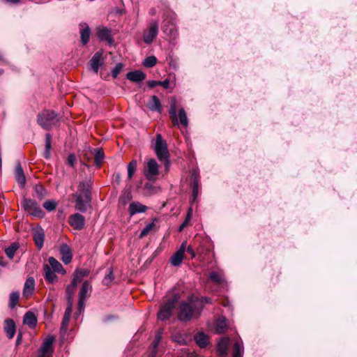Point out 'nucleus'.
Masks as SVG:
<instances>
[{"instance_id": "obj_1", "label": "nucleus", "mask_w": 357, "mask_h": 357, "mask_svg": "<svg viewBox=\"0 0 357 357\" xmlns=\"http://www.w3.org/2000/svg\"><path fill=\"white\" fill-rule=\"evenodd\" d=\"M202 307L198 306L192 298L182 301L178 307L177 317L182 322H187L199 316Z\"/></svg>"}, {"instance_id": "obj_2", "label": "nucleus", "mask_w": 357, "mask_h": 357, "mask_svg": "<svg viewBox=\"0 0 357 357\" xmlns=\"http://www.w3.org/2000/svg\"><path fill=\"white\" fill-rule=\"evenodd\" d=\"M162 23V31L167 36L176 37L177 34L176 24V14L172 11H166L163 14Z\"/></svg>"}, {"instance_id": "obj_3", "label": "nucleus", "mask_w": 357, "mask_h": 357, "mask_svg": "<svg viewBox=\"0 0 357 357\" xmlns=\"http://www.w3.org/2000/svg\"><path fill=\"white\" fill-rule=\"evenodd\" d=\"M38 123L45 130H50L58 124L59 119L54 111L45 110L38 114Z\"/></svg>"}, {"instance_id": "obj_4", "label": "nucleus", "mask_w": 357, "mask_h": 357, "mask_svg": "<svg viewBox=\"0 0 357 357\" xmlns=\"http://www.w3.org/2000/svg\"><path fill=\"white\" fill-rule=\"evenodd\" d=\"M170 118L174 126H178L180 123L183 127L186 128L188 126V119L187 114L183 108L178 110V115L176 114V99L172 98L171 99L170 108L169 110Z\"/></svg>"}, {"instance_id": "obj_5", "label": "nucleus", "mask_w": 357, "mask_h": 357, "mask_svg": "<svg viewBox=\"0 0 357 357\" xmlns=\"http://www.w3.org/2000/svg\"><path fill=\"white\" fill-rule=\"evenodd\" d=\"M154 149L158 158L160 161H164L165 166L167 167L169 165V154L167 149V144L166 142L162 139L160 134H157L156 135Z\"/></svg>"}, {"instance_id": "obj_6", "label": "nucleus", "mask_w": 357, "mask_h": 357, "mask_svg": "<svg viewBox=\"0 0 357 357\" xmlns=\"http://www.w3.org/2000/svg\"><path fill=\"white\" fill-rule=\"evenodd\" d=\"M178 299L179 295L178 294H174L171 298L168 299L167 302L160 307V311L158 313V318L161 321L169 319Z\"/></svg>"}, {"instance_id": "obj_7", "label": "nucleus", "mask_w": 357, "mask_h": 357, "mask_svg": "<svg viewBox=\"0 0 357 357\" xmlns=\"http://www.w3.org/2000/svg\"><path fill=\"white\" fill-rule=\"evenodd\" d=\"M22 206L31 215L36 218H43L45 215L44 211L40 208L38 204L31 199L24 198L22 201Z\"/></svg>"}, {"instance_id": "obj_8", "label": "nucleus", "mask_w": 357, "mask_h": 357, "mask_svg": "<svg viewBox=\"0 0 357 357\" xmlns=\"http://www.w3.org/2000/svg\"><path fill=\"white\" fill-rule=\"evenodd\" d=\"M91 291V283L87 280L84 281L79 292L78 310L79 313L84 312L86 299L90 296Z\"/></svg>"}, {"instance_id": "obj_9", "label": "nucleus", "mask_w": 357, "mask_h": 357, "mask_svg": "<svg viewBox=\"0 0 357 357\" xmlns=\"http://www.w3.org/2000/svg\"><path fill=\"white\" fill-rule=\"evenodd\" d=\"M159 174V165L153 158L148 160L144 167V174L146 179L155 181Z\"/></svg>"}, {"instance_id": "obj_10", "label": "nucleus", "mask_w": 357, "mask_h": 357, "mask_svg": "<svg viewBox=\"0 0 357 357\" xmlns=\"http://www.w3.org/2000/svg\"><path fill=\"white\" fill-rule=\"evenodd\" d=\"M54 336L47 337L42 343L38 351V357H52L54 353Z\"/></svg>"}, {"instance_id": "obj_11", "label": "nucleus", "mask_w": 357, "mask_h": 357, "mask_svg": "<svg viewBox=\"0 0 357 357\" xmlns=\"http://www.w3.org/2000/svg\"><path fill=\"white\" fill-rule=\"evenodd\" d=\"M75 209L84 213L89 208L91 207V195H82L80 194H75Z\"/></svg>"}, {"instance_id": "obj_12", "label": "nucleus", "mask_w": 357, "mask_h": 357, "mask_svg": "<svg viewBox=\"0 0 357 357\" xmlns=\"http://www.w3.org/2000/svg\"><path fill=\"white\" fill-rule=\"evenodd\" d=\"M158 33V22L153 21L151 22L148 29L144 31L143 39L144 42L150 45L152 43L153 40L156 38Z\"/></svg>"}, {"instance_id": "obj_13", "label": "nucleus", "mask_w": 357, "mask_h": 357, "mask_svg": "<svg viewBox=\"0 0 357 357\" xmlns=\"http://www.w3.org/2000/svg\"><path fill=\"white\" fill-rule=\"evenodd\" d=\"M200 188L199 174L197 169L191 172V188L192 191V202H195L199 195Z\"/></svg>"}, {"instance_id": "obj_14", "label": "nucleus", "mask_w": 357, "mask_h": 357, "mask_svg": "<svg viewBox=\"0 0 357 357\" xmlns=\"http://www.w3.org/2000/svg\"><path fill=\"white\" fill-rule=\"evenodd\" d=\"M68 222L74 229L81 230L84 227L85 218L79 213H75L69 217Z\"/></svg>"}, {"instance_id": "obj_15", "label": "nucleus", "mask_w": 357, "mask_h": 357, "mask_svg": "<svg viewBox=\"0 0 357 357\" xmlns=\"http://www.w3.org/2000/svg\"><path fill=\"white\" fill-rule=\"evenodd\" d=\"M72 310H73V301H68V306L66 309V311H65V313H64V315L63 317V320L61 322V329H60L61 333H65L67 331L68 325V323H69V321H70V319L71 317V314H72Z\"/></svg>"}, {"instance_id": "obj_16", "label": "nucleus", "mask_w": 357, "mask_h": 357, "mask_svg": "<svg viewBox=\"0 0 357 357\" xmlns=\"http://www.w3.org/2000/svg\"><path fill=\"white\" fill-rule=\"evenodd\" d=\"M79 26L81 43L83 45H85L90 40L91 29L86 22H81Z\"/></svg>"}, {"instance_id": "obj_17", "label": "nucleus", "mask_w": 357, "mask_h": 357, "mask_svg": "<svg viewBox=\"0 0 357 357\" xmlns=\"http://www.w3.org/2000/svg\"><path fill=\"white\" fill-rule=\"evenodd\" d=\"M3 330L8 339H13L16 332L15 321L11 319H6L4 321Z\"/></svg>"}, {"instance_id": "obj_18", "label": "nucleus", "mask_w": 357, "mask_h": 357, "mask_svg": "<svg viewBox=\"0 0 357 357\" xmlns=\"http://www.w3.org/2000/svg\"><path fill=\"white\" fill-rule=\"evenodd\" d=\"M59 252L61 255V260L65 264L70 263L73 258L72 250L67 244L61 245Z\"/></svg>"}, {"instance_id": "obj_19", "label": "nucleus", "mask_w": 357, "mask_h": 357, "mask_svg": "<svg viewBox=\"0 0 357 357\" xmlns=\"http://www.w3.org/2000/svg\"><path fill=\"white\" fill-rule=\"evenodd\" d=\"M102 63V54L100 52H96L89 61L91 70L96 73H98L99 68Z\"/></svg>"}, {"instance_id": "obj_20", "label": "nucleus", "mask_w": 357, "mask_h": 357, "mask_svg": "<svg viewBox=\"0 0 357 357\" xmlns=\"http://www.w3.org/2000/svg\"><path fill=\"white\" fill-rule=\"evenodd\" d=\"M230 344V339L222 337L218 343L217 352L220 357H226L227 351Z\"/></svg>"}, {"instance_id": "obj_21", "label": "nucleus", "mask_w": 357, "mask_h": 357, "mask_svg": "<svg viewBox=\"0 0 357 357\" xmlns=\"http://www.w3.org/2000/svg\"><path fill=\"white\" fill-rule=\"evenodd\" d=\"M147 210V207L139 202H132L129 205V214L132 216L137 213H144Z\"/></svg>"}, {"instance_id": "obj_22", "label": "nucleus", "mask_w": 357, "mask_h": 357, "mask_svg": "<svg viewBox=\"0 0 357 357\" xmlns=\"http://www.w3.org/2000/svg\"><path fill=\"white\" fill-rule=\"evenodd\" d=\"M45 234L44 231L41 227L36 228L34 229L33 233V238L36 245L38 249H41L44 243Z\"/></svg>"}, {"instance_id": "obj_23", "label": "nucleus", "mask_w": 357, "mask_h": 357, "mask_svg": "<svg viewBox=\"0 0 357 357\" xmlns=\"http://www.w3.org/2000/svg\"><path fill=\"white\" fill-rule=\"evenodd\" d=\"M92 188V183L91 180H85L79 183L78 185V192L82 195H91V190Z\"/></svg>"}, {"instance_id": "obj_24", "label": "nucleus", "mask_w": 357, "mask_h": 357, "mask_svg": "<svg viewBox=\"0 0 357 357\" xmlns=\"http://www.w3.org/2000/svg\"><path fill=\"white\" fill-rule=\"evenodd\" d=\"M35 288V280L32 277H29L26 279L24 289H23V295L25 297H29L31 296L33 293Z\"/></svg>"}, {"instance_id": "obj_25", "label": "nucleus", "mask_w": 357, "mask_h": 357, "mask_svg": "<svg viewBox=\"0 0 357 357\" xmlns=\"http://www.w3.org/2000/svg\"><path fill=\"white\" fill-rule=\"evenodd\" d=\"M126 77L132 82H140L145 79L146 74L141 70H135L127 73Z\"/></svg>"}, {"instance_id": "obj_26", "label": "nucleus", "mask_w": 357, "mask_h": 357, "mask_svg": "<svg viewBox=\"0 0 357 357\" xmlns=\"http://www.w3.org/2000/svg\"><path fill=\"white\" fill-rule=\"evenodd\" d=\"M147 107L151 111H156L159 113L162 112V106L160 100L156 96L151 97L147 103Z\"/></svg>"}, {"instance_id": "obj_27", "label": "nucleus", "mask_w": 357, "mask_h": 357, "mask_svg": "<svg viewBox=\"0 0 357 357\" xmlns=\"http://www.w3.org/2000/svg\"><path fill=\"white\" fill-rule=\"evenodd\" d=\"M43 270L45 278L48 282L53 284L57 280V276L54 273L55 271H52L49 265H44Z\"/></svg>"}, {"instance_id": "obj_28", "label": "nucleus", "mask_w": 357, "mask_h": 357, "mask_svg": "<svg viewBox=\"0 0 357 357\" xmlns=\"http://www.w3.org/2000/svg\"><path fill=\"white\" fill-rule=\"evenodd\" d=\"M89 274V271L87 269H77L73 275V285H77L84 277H86Z\"/></svg>"}, {"instance_id": "obj_29", "label": "nucleus", "mask_w": 357, "mask_h": 357, "mask_svg": "<svg viewBox=\"0 0 357 357\" xmlns=\"http://www.w3.org/2000/svg\"><path fill=\"white\" fill-rule=\"evenodd\" d=\"M244 347L241 340H236L232 348V357H243Z\"/></svg>"}, {"instance_id": "obj_30", "label": "nucleus", "mask_w": 357, "mask_h": 357, "mask_svg": "<svg viewBox=\"0 0 357 357\" xmlns=\"http://www.w3.org/2000/svg\"><path fill=\"white\" fill-rule=\"evenodd\" d=\"M15 178L20 186L24 188L26 183V178L20 163L16 167Z\"/></svg>"}, {"instance_id": "obj_31", "label": "nucleus", "mask_w": 357, "mask_h": 357, "mask_svg": "<svg viewBox=\"0 0 357 357\" xmlns=\"http://www.w3.org/2000/svg\"><path fill=\"white\" fill-rule=\"evenodd\" d=\"M91 153L94 155V163L97 167L100 166L102 164L105 154L103 151L101 149H93L91 151Z\"/></svg>"}, {"instance_id": "obj_32", "label": "nucleus", "mask_w": 357, "mask_h": 357, "mask_svg": "<svg viewBox=\"0 0 357 357\" xmlns=\"http://www.w3.org/2000/svg\"><path fill=\"white\" fill-rule=\"evenodd\" d=\"M23 322L29 328H33L37 324V319L33 312H27L24 316Z\"/></svg>"}, {"instance_id": "obj_33", "label": "nucleus", "mask_w": 357, "mask_h": 357, "mask_svg": "<svg viewBox=\"0 0 357 357\" xmlns=\"http://www.w3.org/2000/svg\"><path fill=\"white\" fill-rule=\"evenodd\" d=\"M50 267L54 271L61 273L62 274L66 273L65 269L63 268L62 265L60 262H59L55 258L53 257H50L48 259Z\"/></svg>"}, {"instance_id": "obj_34", "label": "nucleus", "mask_w": 357, "mask_h": 357, "mask_svg": "<svg viewBox=\"0 0 357 357\" xmlns=\"http://www.w3.org/2000/svg\"><path fill=\"white\" fill-rule=\"evenodd\" d=\"M97 36L101 40L112 41L110 36V30L106 27H100L98 29Z\"/></svg>"}, {"instance_id": "obj_35", "label": "nucleus", "mask_w": 357, "mask_h": 357, "mask_svg": "<svg viewBox=\"0 0 357 357\" xmlns=\"http://www.w3.org/2000/svg\"><path fill=\"white\" fill-rule=\"evenodd\" d=\"M208 277L211 280L220 285H223L225 282V278L221 273L211 272Z\"/></svg>"}, {"instance_id": "obj_36", "label": "nucleus", "mask_w": 357, "mask_h": 357, "mask_svg": "<svg viewBox=\"0 0 357 357\" xmlns=\"http://www.w3.org/2000/svg\"><path fill=\"white\" fill-rule=\"evenodd\" d=\"M227 328V320L224 317L219 318L216 321L215 331L221 334L223 333Z\"/></svg>"}, {"instance_id": "obj_37", "label": "nucleus", "mask_w": 357, "mask_h": 357, "mask_svg": "<svg viewBox=\"0 0 357 357\" xmlns=\"http://www.w3.org/2000/svg\"><path fill=\"white\" fill-rule=\"evenodd\" d=\"M196 343L202 348L205 347L208 342V336L203 333H198L195 335Z\"/></svg>"}, {"instance_id": "obj_38", "label": "nucleus", "mask_w": 357, "mask_h": 357, "mask_svg": "<svg viewBox=\"0 0 357 357\" xmlns=\"http://www.w3.org/2000/svg\"><path fill=\"white\" fill-rule=\"evenodd\" d=\"M18 248L19 244L17 243H13L9 247L5 249V253L10 259H13Z\"/></svg>"}, {"instance_id": "obj_39", "label": "nucleus", "mask_w": 357, "mask_h": 357, "mask_svg": "<svg viewBox=\"0 0 357 357\" xmlns=\"http://www.w3.org/2000/svg\"><path fill=\"white\" fill-rule=\"evenodd\" d=\"M51 147H52L51 135L49 133H47L45 135V151H44V153H43L44 157L47 159L50 157Z\"/></svg>"}, {"instance_id": "obj_40", "label": "nucleus", "mask_w": 357, "mask_h": 357, "mask_svg": "<svg viewBox=\"0 0 357 357\" xmlns=\"http://www.w3.org/2000/svg\"><path fill=\"white\" fill-rule=\"evenodd\" d=\"M183 259V256L176 252L170 258V262L174 266H179Z\"/></svg>"}, {"instance_id": "obj_41", "label": "nucleus", "mask_w": 357, "mask_h": 357, "mask_svg": "<svg viewBox=\"0 0 357 357\" xmlns=\"http://www.w3.org/2000/svg\"><path fill=\"white\" fill-rule=\"evenodd\" d=\"M137 166V162L136 160H132L128 165V179H131L136 171Z\"/></svg>"}, {"instance_id": "obj_42", "label": "nucleus", "mask_w": 357, "mask_h": 357, "mask_svg": "<svg viewBox=\"0 0 357 357\" xmlns=\"http://www.w3.org/2000/svg\"><path fill=\"white\" fill-rule=\"evenodd\" d=\"M156 63H157L156 57L154 56H150L146 57L142 63H143L144 66H145L146 68H152L156 64Z\"/></svg>"}, {"instance_id": "obj_43", "label": "nucleus", "mask_w": 357, "mask_h": 357, "mask_svg": "<svg viewBox=\"0 0 357 357\" xmlns=\"http://www.w3.org/2000/svg\"><path fill=\"white\" fill-rule=\"evenodd\" d=\"M20 298V294L19 292L15 291L12 292L10 294V301H9V306L11 308H14L15 305H17L18 300Z\"/></svg>"}, {"instance_id": "obj_44", "label": "nucleus", "mask_w": 357, "mask_h": 357, "mask_svg": "<svg viewBox=\"0 0 357 357\" xmlns=\"http://www.w3.org/2000/svg\"><path fill=\"white\" fill-rule=\"evenodd\" d=\"M161 340V335L160 333H157L155 335V339L153 342L151 344L152 346V351H151V356L152 357H155L156 356V349L158 346V344Z\"/></svg>"}, {"instance_id": "obj_45", "label": "nucleus", "mask_w": 357, "mask_h": 357, "mask_svg": "<svg viewBox=\"0 0 357 357\" xmlns=\"http://www.w3.org/2000/svg\"><path fill=\"white\" fill-rule=\"evenodd\" d=\"M161 340V335L160 333H157L155 335V339L153 342L151 344L152 346V351H151V356L152 357H155L156 356V349L158 346V344Z\"/></svg>"}, {"instance_id": "obj_46", "label": "nucleus", "mask_w": 357, "mask_h": 357, "mask_svg": "<svg viewBox=\"0 0 357 357\" xmlns=\"http://www.w3.org/2000/svg\"><path fill=\"white\" fill-rule=\"evenodd\" d=\"M132 199V193L129 191H125V192H123V195L120 197L119 202L123 205H126Z\"/></svg>"}, {"instance_id": "obj_47", "label": "nucleus", "mask_w": 357, "mask_h": 357, "mask_svg": "<svg viewBox=\"0 0 357 357\" xmlns=\"http://www.w3.org/2000/svg\"><path fill=\"white\" fill-rule=\"evenodd\" d=\"M35 192H36V197L40 199L44 198L46 195V190L42 185H36L35 186Z\"/></svg>"}, {"instance_id": "obj_48", "label": "nucleus", "mask_w": 357, "mask_h": 357, "mask_svg": "<svg viewBox=\"0 0 357 357\" xmlns=\"http://www.w3.org/2000/svg\"><path fill=\"white\" fill-rule=\"evenodd\" d=\"M154 222H151L145 226V227L141 231L139 238L146 236L154 228Z\"/></svg>"}, {"instance_id": "obj_49", "label": "nucleus", "mask_w": 357, "mask_h": 357, "mask_svg": "<svg viewBox=\"0 0 357 357\" xmlns=\"http://www.w3.org/2000/svg\"><path fill=\"white\" fill-rule=\"evenodd\" d=\"M43 207L48 211H54L56 207V203L53 200H47L43 203Z\"/></svg>"}, {"instance_id": "obj_50", "label": "nucleus", "mask_w": 357, "mask_h": 357, "mask_svg": "<svg viewBox=\"0 0 357 357\" xmlns=\"http://www.w3.org/2000/svg\"><path fill=\"white\" fill-rule=\"evenodd\" d=\"M114 277L112 270H109L108 274H107L102 280V284L105 286H109L113 281Z\"/></svg>"}, {"instance_id": "obj_51", "label": "nucleus", "mask_w": 357, "mask_h": 357, "mask_svg": "<svg viewBox=\"0 0 357 357\" xmlns=\"http://www.w3.org/2000/svg\"><path fill=\"white\" fill-rule=\"evenodd\" d=\"M76 287H77V285H73V282H71L70 284H69L67 287V288H66V294H67L68 301H72V298H73V294H74V291H75V289Z\"/></svg>"}, {"instance_id": "obj_52", "label": "nucleus", "mask_w": 357, "mask_h": 357, "mask_svg": "<svg viewBox=\"0 0 357 357\" xmlns=\"http://www.w3.org/2000/svg\"><path fill=\"white\" fill-rule=\"evenodd\" d=\"M123 64L122 63H117L114 69L112 70V75L114 78H116L119 75V74L121 73V71L123 69Z\"/></svg>"}, {"instance_id": "obj_53", "label": "nucleus", "mask_w": 357, "mask_h": 357, "mask_svg": "<svg viewBox=\"0 0 357 357\" xmlns=\"http://www.w3.org/2000/svg\"><path fill=\"white\" fill-rule=\"evenodd\" d=\"M173 340H174V341L177 342L178 343H179L181 344H184L186 343L185 338L180 334L174 335Z\"/></svg>"}, {"instance_id": "obj_54", "label": "nucleus", "mask_w": 357, "mask_h": 357, "mask_svg": "<svg viewBox=\"0 0 357 357\" xmlns=\"http://www.w3.org/2000/svg\"><path fill=\"white\" fill-rule=\"evenodd\" d=\"M67 161H68V165L70 166V167H74L75 165V162L76 161V157L74 154H69L68 156V158H67Z\"/></svg>"}, {"instance_id": "obj_55", "label": "nucleus", "mask_w": 357, "mask_h": 357, "mask_svg": "<svg viewBox=\"0 0 357 357\" xmlns=\"http://www.w3.org/2000/svg\"><path fill=\"white\" fill-rule=\"evenodd\" d=\"M185 250L187 251L185 243H183L180 248L176 251V252L179 253L180 255L184 257V253Z\"/></svg>"}, {"instance_id": "obj_56", "label": "nucleus", "mask_w": 357, "mask_h": 357, "mask_svg": "<svg viewBox=\"0 0 357 357\" xmlns=\"http://www.w3.org/2000/svg\"><path fill=\"white\" fill-rule=\"evenodd\" d=\"M147 85L149 88L153 89L156 86H159V81L149 80L147 82Z\"/></svg>"}, {"instance_id": "obj_57", "label": "nucleus", "mask_w": 357, "mask_h": 357, "mask_svg": "<svg viewBox=\"0 0 357 357\" xmlns=\"http://www.w3.org/2000/svg\"><path fill=\"white\" fill-rule=\"evenodd\" d=\"M198 305V306H202V303H211V298H208V297H204L202 298L200 303H197L196 302Z\"/></svg>"}, {"instance_id": "obj_58", "label": "nucleus", "mask_w": 357, "mask_h": 357, "mask_svg": "<svg viewBox=\"0 0 357 357\" xmlns=\"http://www.w3.org/2000/svg\"><path fill=\"white\" fill-rule=\"evenodd\" d=\"M169 81L167 79H165L162 82L159 81V86H162L165 89H167L169 87Z\"/></svg>"}, {"instance_id": "obj_59", "label": "nucleus", "mask_w": 357, "mask_h": 357, "mask_svg": "<svg viewBox=\"0 0 357 357\" xmlns=\"http://www.w3.org/2000/svg\"><path fill=\"white\" fill-rule=\"evenodd\" d=\"M187 252L189 254H190L192 258H194L195 257V252L194 250L192 248L191 246H188L187 248Z\"/></svg>"}, {"instance_id": "obj_60", "label": "nucleus", "mask_w": 357, "mask_h": 357, "mask_svg": "<svg viewBox=\"0 0 357 357\" xmlns=\"http://www.w3.org/2000/svg\"><path fill=\"white\" fill-rule=\"evenodd\" d=\"M22 340V333H19L17 336L16 344L17 345L20 344Z\"/></svg>"}, {"instance_id": "obj_61", "label": "nucleus", "mask_w": 357, "mask_h": 357, "mask_svg": "<svg viewBox=\"0 0 357 357\" xmlns=\"http://www.w3.org/2000/svg\"><path fill=\"white\" fill-rule=\"evenodd\" d=\"M191 216H192V208H190L189 211H188L185 221H187L188 222H189V221L191 218Z\"/></svg>"}, {"instance_id": "obj_62", "label": "nucleus", "mask_w": 357, "mask_h": 357, "mask_svg": "<svg viewBox=\"0 0 357 357\" xmlns=\"http://www.w3.org/2000/svg\"><path fill=\"white\" fill-rule=\"evenodd\" d=\"M191 216H192V208H190L189 211H188L185 221H187L188 222H189V221L191 218Z\"/></svg>"}, {"instance_id": "obj_63", "label": "nucleus", "mask_w": 357, "mask_h": 357, "mask_svg": "<svg viewBox=\"0 0 357 357\" xmlns=\"http://www.w3.org/2000/svg\"><path fill=\"white\" fill-rule=\"evenodd\" d=\"M188 222L187 221H185L180 225L178 231H181L187 225Z\"/></svg>"}, {"instance_id": "obj_64", "label": "nucleus", "mask_w": 357, "mask_h": 357, "mask_svg": "<svg viewBox=\"0 0 357 357\" xmlns=\"http://www.w3.org/2000/svg\"><path fill=\"white\" fill-rule=\"evenodd\" d=\"M6 1L7 2L11 3L13 4H17V3H20L21 0H6Z\"/></svg>"}]
</instances>
